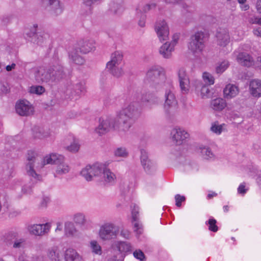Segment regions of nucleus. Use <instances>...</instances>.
<instances>
[{"mask_svg":"<svg viewBox=\"0 0 261 261\" xmlns=\"http://www.w3.org/2000/svg\"><path fill=\"white\" fill-rule=\"evenodd\" d=\"M249 89L252 96L255 97L261 96V81L257 79L250 81Z\"/></svg>","mask_w":261,"mask_h":261,"instance_id":"nucleus-28","label":"nucleus"},{"mask_svg":"<svg viewBox=\"0 0 261 261\" xmlns=\"http://www.w3.org/2000/svg\"><path fill=\"white\" fill-rule=\"evenodd\" d=\"M29 257L24 252L20 253L18 257V261H29Z\"/></svg>","mask_w":261,"mask_h":261,"instance_id":"nucleus-58","label":"nucleus"},{"mask_svg":"<svg viewBox=\"0 0 261 261\" xmlns=\"http://www.w3.org/2000/svg\"><path fill=\"white\" fill-rule=\"evenodd\" d=\"M51 228L50 223H46L43 224H34L30 225L28 230L30 233L35 236H43L47 233Z\"/></svg>","mask_w":261,"mask_h":261,"instance_id":"nucleus-19","label":"nucleus"},{"mask_svg":"<svg viewBox=\"0 0 261 261\" xmlns=\"http://www.w3.org/2000/svg\"><path fill=\"white\" fill-rule=\"evenodd\" d=\"M196 90L200 91L201 96L202 98L209 97L212 94L209 86L206 84H203L200 81L197 82Z\"/></svg>","mask_w":261,"mask_h":261,"instance_id":"nucleus-34","label":"nucleus"},{"mask_svg":"<svg viewBox=\"0 0 261 261\" xmlns=\"http://www.w3.org/2000/svg\"><path fill=\"white\" fill-rule=\"evenodd\" d=\"M257 11L261 14V0H257L256 4Z\"/></svg>","mask_w":261,"mask_h":261,"instance_id":"nucleus-64","label":"nucleus"},{"mask_svg":"<svg viewBox=\"0 0 261 261\" xmlns=\"http://www.w3.org/2000/svg\"><path fill=\"white\" fill-rule=\"evenodd\" d=\"M73 221L75 223L79 224H83L85 221V216L82 213H77L74 215Z\"/></svg>","mask_w":261,"mask_h":261,"instance_id":"nucleus-50","label":"nucleus"},{"mask_svg":"<svg viewBox=\"0 0 261 261\" xmlns=\"http://www.w3.org/2000/svg\"><path fill=\"white\" fill-rule=\"evenodd\" d=\"M211 130L214 133L220 135L222 131V126L221 125H218L216 123L213 124Z\"/></svg>","mask_w":261,"mask_h":261,"instance_id":"nucleus-53","label":"nucleus"},{"mask_svg":"<svg viewBox=\"0 0 261 261\" xmlns=\"http://www.w3.org/2000/svg\"><path fill=\"white\" fill-rule=\"evenodd\" d=\"M45 90V88L40 85L32 86L30 87V92L31 93L35 94L38 95H42L44 93Z\"/></svg>","mask_w":261,"mask_h":261,"instance_id":"nucleus-44","label":"nucleus"},{"mask_svg":"<svg viewBox=\"0 0 261 261\" xmlns=\"http://www.w3.org/2000/svg\"><path fill=\"white\" fill-rule=\"evenodd\" d=\"M239 92L238 88L234 85L228 84L224 89V97L227 99L235 97Z\"/></svg>","mask_w":261,"mask_h":261,"instance_id":"nucleus-33","label":"nucleus"},{"mask_svg":"<svg viewBox=\"0 0 261 261\" xmlns=\"http://www.w3.org/2000/svg\"><path fill=\"white\" fill-rule=\"evenodd\" d=\"M249 21L251 24H258L261 25V17H251L249 18Z\"/></svg>","mask_w":261,"mask_h":261,"instance_id":"nucleus-56","label":"nucleus"},{"mask_svg":"<svg viewBox=\"0 0 261 261\" xmlns=\"http://www.w3.org/2000/svg\"><path fill=\"white\" fill-rule=\"evenodd\" d=\"M256 182L260 188H261V170L258 172L256 178Z\"/></svg>","mask_w":261,"mask_h":261,"instance_id":"nucleus-63","label":"nucleus"},{"mask_svg":"<svg viewBox=\"0 0 261 261\" xmlns=\"http://www.w3.org/2000/svg\"><path fill=\"white\" fill-rule=\"evenodd\" d=\"M166 3L170 4H181L182 7V12L186 13L187 12L191 13L194 11V7L188 6L186 4L182 3L183 0H164Z\"/></svg>","mask_w":261,"mask_h":261,"instance_id":"nucleus-39","label":"nucleus"},{"mask_svg":"<svg viewBox=\"0 0 261 261\" xmlns=\"http://www.w3.org/2000/svg\"><path fill=\"white\" fill-rule=\"evenodd\" d=\"M140 114L141 110L138 101H137L130 102L127 107L120 110L117 114L118 122H120V129L124 133L127 132Z\"/></svg>","mask_w":261,"mask_h":261,"instance_id":"nucleus-2","label":"nucleus"},{"mask_svg":"<svg viewBox=\"0 0 261 261\" xmlns=\"http://www.w3.org/2000/svg\"><path fill=\"white\" fill-rule=\"evenodd\" d=\"M47 255L51 261H59L62 254L57 247H53L48 249Z\"/></svg>","mask_w":261,"mask_h":261,"instance_id":"nucleus-38","label":"nucleus"},{"mask_svg":"<svg viewBox=\"0 0 261 261\" xmlns=\"http://www.w3.org/2000/svg\"><path fill=\"white\" fill-rule=\"evenodd\" d=\"M155 30L160 41L168 39L169 34L168 27L164 20H158L155 25Z\"/></svg>","mask_w":261,"mask_h":261,"instance_id":"nucleus-18","label":"nucleus"},{"mask_svg":"<svg viewBox=\"0 0 261 261\" xmlns=\"http://www.w3.org/2000/svg\"><path fill=\"white\" fill-rule=\"evenodd\" d=\"M85 87L84 84L81 82L75 83L68 84L66 87V93L71 96L79 95L85 92Z\"/></svg>","mask_w":261,"mask_h":261,"instance_id":"nucleus-22","label":"nucleus"},{"mask_svg":"<svg viewBox=\"0 0 261 261\" xmlns=\"http://www.w3.org/2000/svg\"><path fill=\"white\" fill-rule=\"evenodd\" d=\"M229 62L227 61H222L216 68V71L217 73H223L229 66Z\"/></svg>","mask_w":261,"mask_h":261,"instance_id":"nucleus-46","label":"nucleus"},{"mask_svg":"<svg viewBox=\"0 0 261 261\" xmlns=\"http://www.w3.org/2000/svg\"><path fill=\"white\" fill-rule=\"evenodd\" d=\"M120 122H118L117 117L116 118L107 117L105 119H99V124L96 128L95 131L100 136L105 134L112 129L116 130L120 133L124 132L120 129Z\"/></svg>","mask_w":261,"mask_h":261,"instance_id":"nucleus-8","label":"nucleus"},{"mask_svg":"<svg viewBox=\"0 0 261 261\" xmlns=\"http://www.w3.org/2000/svg\"><path fill=\"white\" fill-rule=\"evenodd\" d=\"M32 135L35 139H42L48 137L49 132L47 129L35 125L32 128Z\"/></svg>","mask_w":261,"mask_h":261,"instance_id":"nucleus-27","label":"nucleus"},{"mask_svg":"<svg viewBox=\"0 0 261 261\" xmlns=\"http://www.w3.org/2000/svg\"><path fill=\"white\" fill-rule=\"evenodd\" d=\"M205 225L208 227V230L211 231L216 232L218 230V227L217 225V220L211 217L205 222Z\"/></svg>","mask_w":261,"mask_h":261,"instance_id":"nucleus-42","label":"nucleus"},{"mask_svg":"<svg viewBox=\"0 0 261 261\" xmlns=\"http://www.w3.org/2000/svg\"><path fill=\"white\" fill-rule=\"evenodd\" d=\"M34 77L38 83H45L50 85V68L38 67L34 69Z\"/></svg>","mask_w":261,"mask_h":261,"instance_id":"nucleus-15","label":"nucleus"},{"mask_svg":"<svg viewBox=\"0 0 261 261\" xmlns=\"http://www.w3.org/2000/svg\"><path fill=\"white\" fill-rule=\"evenodd\" d=\"M175 205L177 207H180L181 202L186 200V197L184 196H181L180 194H176L175 196Z\"/></svg>","mask_w":261,"mask_h":261,"instance_id":"nucleus-52","label":"nucleus"},{"mask_svg":"<svg viewBox=\"0 0 261 261\" xmlns=\"http://www.w3.org/2000/svg\"><path fill=\"white\" fill-rule=\"evenodd\" d=\"M95 42L93 39H83L78 42L79 47L73 48L68 53L69 58L73 63L81 65L85 62V59L79 54H86L95 49Z\"/></svg>","mask_w":261,"mask_h":261,"instance_id":"nucleus-3","label":"nucleus"},{"mask_svg":"<svg viewBox=\"0 0 261 261\" xmlns=\"http://www.w3.org/2000/svg\"><path fill=\"white\" fill-rule=\"evenodd\" d=\"M156 4L155 3H151L146 4L142 8V12L139 8L136 9L137 15L140 16V19L138 21V24L141 27H144L145 25L146 15L144 13L147 12L150 10L155 9Z\"/></svg>","mask_w":261,"mask_h":261,"instance_id":"nucleus-24","label":"nucleus"},{"mask_svg":"<svg viewBox=\"0 0 261 261\" xmlns=\"http://www.w3.org/2000/svg\"><path fill=\"white\" fill-rule=\"evenodd\" d=\"M198 151L200 156L204 160L214 161L215 159V155L208 146H200L198 149Z\"/></svg>","mask_w":261,"mask_h":261,"instance_id":"nucleus-29","label":"nucleus"},{"mask_svg":"<svg viewBox=\"0 0 261 261\" xmlns=\"http://www.w3.org/2000/svg\"><path fill=\"white\" fill-rule=\"evenodd\" d=\"M202 77L206 85H207V84H208L209 85H211L214 84V78L210 73L206 72H204Z\"/></svg>","mask_w":261,"mask_h":261,"instance_id":"nucleus-48","label":"nucleus"},{"mask_svg":"<svg viewBox=\"0 0 261 261\" xmlns=\"http://www.w3.org/2000/svg\"><path fill=\"white\" fill-rule=\"evenodd\" d=\"M238 62L243 66L250 67L253 64L252 58L245 53H240L237 57Z\"/></svg>","mask_w":261,"mask_h":261,"instance_id":"nucleus-30","label":"nucleus"},{"mask_svg":"<svg viewBox=\"0 0 261 261\" xmlns=\"http://www.w3.org/2000/svg\"><path fill=\"white\" fill-rule=\"evenodd\" d=\"M217 43L221 46H226L230 40L228 30L225 29H219L216 34Z\"/></svg>","mask_w":261,"mask_h":261,"instance_id":"nucleus-25","label":"nucleus"},{"mask_svg":"<svg viewBox=\"0 0 261 261\" xmlns=\"http://www.w3.org/2000/svg\"><path fill=\"white\" fill-rule=\"evenodd\" d=\"M65 233L67 237H73L76 232V230L73 223L66 222L65 223Z\"/></svg>","mask_w":261,"mask_h":261,"instance_id":"nucleus-41","label":"nucleus"},{"mask_svg":"<svg viewBox=\"0 0 261 261\" xmlns=\"http://www.w3.org/2000/svg\"><path fill=\"white\" fill-rule=\"evenodd\" d=\"M253 33L255 36L261 38V27L254 28L253 29Z\"/></svg>","mask_w":261,"mask_h":261,"instance_id":"nucleus-59","label":"nucleus"},{"mask_svg":"<svg viewBox=\"0 0 261 261\" xmlns=\"http://www.w3.org/2000/svg\"><path fill=\"white\" fill-rule=\"evenodd\" d=\"M120 236L125 239H128L130 237V232L128 230L123 229L120 232Z\"/></svg>","mask_w":261,"mask_h":261,"instance_id":"nucleus-57","label":"nucleus"},{"mask_svg":"<svg viewBox=\"0 0 261 261\" xmlns=\"http://www.w3.org/2000/svg\"><path fill=\"white\" fill-rule=\"evenodd\" d=\"M18 237V233L15 232H9L4 236V241L8 246H11Z\"/></svg>","mask_w":261,"mask_h":261,"instance_id":"nucleus-40","label":"nucleus"},{"mask_svg":"<svg viewBox=\"0 0 261 261\" xmlns=\"http://www.w3.org/2000/svg\"><path fill=\"white\" fill-rule=\"evenodd\" d=\"M15 110L17 114L21 116H29L34 113V108L31 103L27 100H20L15 104Z\"/></svg>","mask_w":261,"mask_h":261,"instance_id":"nucleus-14","label":"nucleus"},{"mask_svg":"<svg viewBox=\"0 0 261 261\" xmlns=\"http://www.w3.org/2000/svg\"><path fill=\"white\" fill-rule=\"evenodd\" d=\"M185 166L186 170L188 171L191 169H193L194 166H195V167H196V165L194 163H190L189 164H185Z\"/></svg>","mask_w":261,"mask_h":261,"instance_id":"nucleus-61","label":"nucleus"},{"mask_svg":"<svg viewBox=\"0 0 261 261\" xmlns=\"http://www.w3.org/2000/svg\"><path fill=\"white\" fill-rule=\"evenodd\" d=\"M145 80L151 89L157 91L163 87L166 80L164 70L158 66L151 67L146 73Z\"/></svg>","mask_w":261,"mask_h":261,"instance_id":"nucleus-4","label":"nucleus"},{"mask_svg":"<svg viewBox=\"0 0 261 261\" xmlns=\"http://www.w3.org/2000/svg\"><path fill=\"white\" fill-rule=\"evenodd\" d=\"M206 34L202 31H198L191 36L189 44V49L194 54L201 53L205 47Z\"/></svg>","mask_w":261,"mask_h":261,"instance_id":"nucleus-9","label":"nucleus"},{"mask_svg":"<svg viewBox=\"0 0 261 261\" xmlns=\"http://www.w3.org/2000/svg\"><path fill=\"white\" fill-rule=\"evenodd\" d=\"M172 139L177 145L182 144L189 137V134L180 128H174L171 132Z\"/></svg>","mask_w":261,"mask_h":261,"instance_id":"nucleus-20","label":"nucleus"},{"mask_svg":"<svg viewBox=\"0 0 261 261\" xmlns=\"http://www.w3.org/2000/svg\"><path fill=\"white\" fill-rule=\"evenodd\" d=\"M45 164L57 165L55 177L67 173L69 171V167L64 162V157L61 154L51 153L44 157L42 161V165Z\"/></svg>","mask_w":261,"mask_h":261,"instance_id":"nucleus-6","label":"nucleus"},{"mask_svg":"<svg viewBox=\"0 0 261 261\" xmlns=\"http://www.w3.org/2000/svg\"><path fill=\"white\" fill-rule=\"evenodd\" d=\"M48 7L55 16L61 14L63 12L62 7L59 0H49Z\"/></svg>","mask_w":261,"mask_h":261,"instance_id":"nucleus-31","label":"nucleus"},{"mask_svg":"<svg viewBox=\"0 0 261 261\" xmlns=\"http://www.w3.org/2000/svg\"><path fill=\"white\" fill-rule=\"evenodd\" d=\"M80 148V145L77 140H74L73 142L70 144V145L67 147V149L71 152L75 153L77 152Z\"/></svg>","mask_w":261,"mask_h":261,"instance_id":"nucleus-49","label":"nucleus"},{"mask_svg":"<svg viewBox=\"0 0 261 261\" xmlns=\"http://www.w3.org/2000/svg\"><path fill=\"white\" fill-rule=\"evenodd\" d=\"M114 154L116 156L125 158L128 155V152L125 147H121L115 150Z\"/></svg>","mask_w":261,"mask_h":261,"instance_id":"nucleus-45","label":"nucleus"},{"mask_svg":"<svg viewBox=\"0 0 261 261\" xmlns=\"http://www.w3.org/2000/svg\"><path fill=\"white\" fill-rule=\"evenodd\" d=\"M134 256L140 260V261H143L145 260V256L143 251L140 249L136 250L133 252Z\"/></svg>","mask_w":261,"mask_h":261,"instance_id":"nucleus-51","label":"nucleus"},{"mask_svg":"<svg viewBox=\"0 0 261 261\" xmlns=\"http://www.w3.org/2000/svg\"><path fill=\"white\" fill-rule=\"evenodd\" d=\"M140 153V162L145 172L148 174L154 173L156 169L155 162L149 158L148 152L146 150L141 149Z\"/></svg>","mask_w":261,"mask_h":261,"instance_id":"nucleus-12","label":"nucleus"},{"mask_svg":"<svg viewBox=\"0 0 261 261\" xmlns=\"http://www.w3.org/2000/svg\"><path fill=\"white\" fill-rule=\"evenodd\" d=\"M132 220L136 222L134 223V231L137 234H141L143 231L142 225L138 222L139 208L136 204L131 205Z\"/></svg>","mask_w":261,"mask_h":261,"instance_id":"nucleus-26","label":"nucleus"},{"mask_svg":"<svg viewBox=\"0 0 261 261\" xmlns=\"http://www.w3.org/2000/svg\"><path fill=\"white\" fill-rule=\"evenodd\" d=\"M211 106L215 111H221L226 107V102L222 98H217L211 101Z\"/></svg>","mask_w":261,"mask_h":261,"instance_id":"nucleus-35","label":"nucleus"},{"mask_svg":"<svg viewBox=\"0 0 261 261\" xmlns=\"http://www.w3.org/2000/svg\"><path fill=\"white\" fill-rule=\"evenodd\" d=\"M35 154L36 153L32 151H29L28 153L27 160L28 163L26 165L25 167L27 173L29 176L33 178L35 181L31 179L32 181V184L30 183L22 188V192L25 194H31L33 192V187L36 181L40 180L41 178V176L37 174L34 169V163L36 161Z\"/></svg>","mask_w":261,"mask_h":261,"instance_id":"nucleus-5","label":"nucleus"},{"mask_svg":"<svg viewBox=\"0 0 261 261\" xmlns=\"http://www.w3.org/2000/svg\"><path fill=\"white\" fill-rule=\"evenodd\" d=\"M16 67V64L15 63H12L11 65H8L6 66V70L7 71H11L13 69H15Z\"/></svg>","mask_w":261,"mask_h":261,"instance_id":"nucleus-62","label":"nucleus"},{"mask_svg":"<svg viewBox=\"0 0 261 261\" xmlns=\"http://www.w3.org/2000/svg\"><path fill=\"white\" fill-rule=\"evenodd\" d=\"M118 250L121 253H130L132 252L133 247L131 244L127 242L120 241L116 244Z\"/></svg>","mask_w":261,"mask_h":261,"instance_id":"nucleus-37","label":"nucleus"},{"mask_svg":"<svg viewBox=\"0 0 261 261\" xmlns=\"http://www.w3.org/2000/svg\"><path fill=\"white\" fill-rule=\"evenodd\" d=\"M110 9L115 14L122 13L124 9L123 0H114L110 5Z\"/></svg>","mask_w":261,"mask_h":261,"instance_id":"nucleus-36","label":"nucleus"},{"mask_svg":"<svg viewBox=\"0 0 261 261\" xmlns=\"http://www.w3.org/2000/svg\"><path fill=\"white\" fill-rule=\"evenodd\" d=\"M114 226L112 223H106L102 225L100 228L99 234L102 240H110L115 236L114 230Z\"/></svg>","mask_w":261,"mask_h":261,"instance_id":"nucleus-23","label":"nucleus"},{"mask_svg":"<svg viewBox=\"0 0 261 261\" xmlns=\"http://www.w3.org/2000/svg\"><path fill=\"white\" fill-rule=\"evenodd\" d=\"M179 87L183 94L187 93L190 89V80L189 75L184 67H180L177 71Z\"/></svg>","mask_w":261,"mask_h":261,"instance_id":"nucleus-16","label":"nucleus"},{"mask_svg":"<svg viewBox=\"0 0 261 261\" xmlns=\"http://www.w3.org/2000/svg\"><path fill=\"white\" fill-rule=\"evenodd\" d=\"M178 36L174 35L172 41L169 43L166 42L160 48L159 53L162 57L166 59H169L171 57L172 53L174 49V46L177 42Z\"/></svg>","mask_w":261,"mask_h":261,"instance_id":"nucleus-17","label":"nucleus"},{"mask_svg":"<svg viewBox=\"0 0 261 261\" xmlns=\"http://www.w3.org/2000/svg\"><path fill=\"white\" fill-rule=\"evenodd\" d=\"M50 199L48 197H43L41 202V206L42 207H46Z\"/></svg>","mask_w":261,"mask_h":261,"instance_id":"nucleus-60","label":"nucleus"},{"mask_svg":"<svg viewBox=\"0 0 261 261\" xmlns=\"http://www.w3.org/2000/svg\"><path fill=\"white\" fill-rule=\"evenodd\" d=\"M123 58L122 51H116L111 55V59L106 65V68L110 73L117 78L121 76L124 73L122 68L119 66Z\"/></svg>","mask_w":261,"mask_h":261,"instance_id":"nucleus-7","label":"nucleus"},{"mask_svg":"<svg viewBox=\"0 0 261 261\" xmlns=\"http://www.w3.org/2000/svg\"><path fill=\"white\" fill-rule=\"evenodd\" d=\"M92 252L96 254H101L102 253L100 246L95 241H92L90 243Z\"/></svg>","mask_w":261,"mask_h":261,"instance_id":"nucleus-47","label":"nucleus"},{"mask_svg":"<svg viewBox=\"0 0 261 261\" xmlns=\"http://www.w3.org/2000/svg\"><path fill=\"white\" fill-rule=\"evenodd\" d=\"M25 245V240L23 238H18L15 240L11 246L13 249L24 248Z\"/></svg>","mask_w":261,"mask_h":261,"instance_id":"nucleus-43","label":"nucleus"},{"mask_svg":"<svg viewBox=\"0 0 261 261\" xmlns=\"http://www.w3.org/2000/svg\"><path fill=\"white\" fill-rule=\"evenodd\" d=\"M50 85H56L63 80L66 76L63 67L61 65L50 67Z\"/></svg>","mask_w":261,"mask_h":261,"instance_id":"nucleus-13","label":"nucleus"},{"mask_svg":"<svg viewBox=\"0 0 261 261\" xmlns=\"http://www.w3.org/2000/svg\"><path fill=\"white\" fill-rule=\"evenodd\" d=\"M248 191V189L245 188V183L241 184L239 187L238 188V193L239 194L242 195H244L247 191Z\"/></svg>","mask_w":261,"mask_h":261,"instance_id":"nucleus-54","label":"nucleus"},{"mask_svg":"<svg viewBox=\"0 0 261 261\" xmlns=\"http://www.w3.org/2000/svg\"><path fill=\"white\" fill-rule=\"evenodd\" d=\"M140 98L138 97H136V101ZM141 101L143 103H145V107L148 109H151L154 106L158 105L159 100L158 97L155 95L154 93L146 92L143 93L141 95V97L140 98Z\"/></svg>","mask_w":261,"mask_h":261,"instance_id":"nucleus-21","label":"nucleus"},{"mask_svg":"<svg viewBox=\"0 0 261 261\" xmlns=\"http://www.w3.org/2000/svg\"><path fill=\"white\" fill-rule=\"evenodd\" d=\"M102 0H84V4L88 7H91L92 5L98 4Z\"/></svg>","mask_w":261,"mask_h":261,"instance_id":"nucleus-55","label":"nucleus"},{"mask_svg":"<svg viewBox=\"0 0 261 261\" xmlns=\"http://www.w3.org/2000/svg\"><path fill=\"white\" fill-rule=\"evenodd\" d=\"M37 28L38 25L34 24L31 29L28 32L25 33L24 37L28 41L39 45H42L49 37V36L44 32L37 33Z\"/></svg>","mask_w":261,"mask_h":261,"instance_id":"nucleus-11","label":"nucleus"},{"mask_svg":"<svg viewBox=\"0 0 261 261\" xmlns=\"http://www.w3.org/2000/svg\"><path fill=\"white\" fill-rule=\"evenodd\" d=\"M81 174L87 181L95 180L105 185H113L116 181V175L105 164L100 163L86 166L81 171Z\"/></svg>","mask_w":261,"mask_h":261,"instance_id":"nucleus-1","label":"nucleus"},{"mask_svg":"<svg viewBox=\"0 0 261 261\" xmlns=\"http://www.w3.org/2000/svg\"><path fill=\"white\" fill-rule=\"evenodd\" d=\"M64 258L66 261H82L81 256L72 248H69L66 250Z\"/></svg>","mask_w":261,"mask_h":261,"instance_id":"nucleus-32","label":"nucleus"},{"mask_svg":"<svg viewBox=\"0 0 261 261\" xmlns=\"http://www.w3.org/2000/svg\"><path fill=\"white\" fill-rule=\"evenodd\" d=\"M165 97L164 111L167 117L171 118L177 112V102L174 94L170 90L166 91Z\"/></svg>","mask_w":261,"mask_h":261,"instance_id":"nucleus-10","label":"nucleus"}]
</instances>
